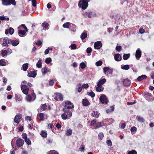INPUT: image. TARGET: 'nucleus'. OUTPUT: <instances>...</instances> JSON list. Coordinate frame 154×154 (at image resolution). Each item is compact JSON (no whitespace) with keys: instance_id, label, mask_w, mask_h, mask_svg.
Here are the masks:
<instances>
[{"instance_id":"f257e3e1","label":"nucleus","mask_w":154,"mask_h":154,"mask_svg":"<svg viewBox=\"0 0 154 154\" xmlns=\"http://www.w3.org/2000/svg\"><path fill=\"white\" fill-rule=\"evenodd\" d=\"M89 2V0H80L78 4L79 7L83 10H85L88 6Z\"/></svg>"},{"instance_id":"f03ea898","label":"nucleus","mask_w":154,"mask_h":154,"mask_svg":"<svg viewBox=\"0 0 154 154\" xmlns=\"http://www.w3.org/2000/svg\"><path fill=\"white\" fill-rule=\"evenodd\" d=\"M32 92L31 93L32 97L30 95H27L26 96V100L28 102L33 101L36 98V96L35 93L33 92L34 90L32 88H30V91Z\"/></svg>"},{"instance_id":"7ed1b4c3","label":"nucleus","mask_w":154,"mask_h":154,"mask_svg":"<svg viewBox=\"0 0 154 154\" xmlns=\"http://www.w3.org/2000/svg\"><path fill=\"white\" fill-rule=\"evenodd\" d=\"M10 39L8 37H5L4 38H1L0 39V41L2 42H2L1 43V44L2 47H8V44H10Z\"/></svg>"},{"instance_id":"20e7f679","label":"nucleus","mask_w":154,"mask_h":154,"mask_svg":"<svg viewBox=\"0 0 154 154\" xmlns=\"http://www.w3.org/2000/svg\"><path fill=\"white\" fill-rule=\"evenodd\" d=\"M100 100L102 103L106 104L108 101L107 98L104 94H102L100 97Z\"/></svg>"},{"instance_id":"39448f33","label":"nucleus","mask_w":154,"mask_h":154,"mask_svg":"<svg viewBox=\"0 0 154 154\" xmlns=\"http://www.w3.org/2000/svg\"><path fill=\"white\" fill-rule=\"evenodd\" d=\"M21 88L23 94L26 95L28 94L29 89L27 85L21 84Z\"/></svg>"},{"instance_id":"423d86ee","label":"nucleus","mask_w":154,"mask_h":154,"mask_svg":"<svg viewBox=\"0 0 154 154\" xmlns=\"http://www.w3.org/2000/svg\"><path fill=\"white\" fill-rule=\"evenodd\" d=\"M65 103V105L63 108H66V109H71L74 107V105L70 101H66Z\"/></svg>"},{"instance_id":"0eeeda50","label":"nucleus","mask_w":154,"mask_h":154,"mask_svg":"<svg viewBox=\"0 0 154 154\" xmlns=\"http://www.w3.org/2000/svg\"><path fill=\"white\" fill-rule=\"evenodd\" d=\"M144 97L149 101L153 98L152 94L147 92L144 93Z\"/></svg>"},{"instance_id":"6e6552de","label":"nucleus","mask_w":154,"mask_h":154,"mask_svg":"<svg viewBox=\"0 0 154 154\" xmlns=\"http://www.w3.org/2000/svg\"><path fill=\"white\" fill-rule=\"evenodd\" d=\"M103 44L100 41H98L95 42L94 45V48L96 49L99 50L102 46Z\"/></svg>"},{"instance_id":"1a4fd4ad","label":"nucleus","mask_w":154,"mask_h":154,"mask_svg":"<svg viewBox=\"0 0 154 154\" xmlns=\"http://www.w3.org/2000/svg\"><path fill=\"white\" fill-rule=\"evenodd\" d=\"M16 143L17 146L20 147L23 145L24 141L21 138H19L16 140Z\"/></svg>"},{"instance_id":"9d476101","label":"nucleus","mask_w":154,"mask_h":154,"mask_svg":"<svg viewBox=\"0 0 154 154\" xmlns=\"http://www.w3.org/2000/svg\"><path fill=\"white\" fill-rule=\"evenodd\" d=\"M21 115L20 114H18L16 115L14 118V122L18 124L21 121Z\"/></svg>"},{"instance_id":"9b49d317","label":"nucleus","mask_w":154,"mask_h":154,"mask_svg":"<svg viewBox=\"0 0 154 154\" xmlns=\"http://www.w3.org/2000/svg\"><path fill=\"white\" fill-rule=\"evenodd\" d=\"M142 55V52L140 48H138L136 51L135 57L137 59L139 60L141 57Z\"/></svg>"},{"instance_id":"f8f14e48","label":"nucleus","mask_w":154,"mask_h":154,"mask_svg":"<svg viewBox=\"0 0 154 154\" xmlns=\"http://www.w3.org/2000/svg\"><path fill=\"white\" fill-rule=\"evenodd\" d=\"M85 14L89 18H91L95 17L96 15L95 13L94 12L90 11L86 12Z\"/></svg>"},{"instance_id":"ddd939ff","label":"nucleus","mask_w":154,"mask_h":154,"mask_svg":"<svg viewBox=\"0 0 154 154\" xmlns=\"http://www.w3.org/2000/svg\"><path fill=\"white\" fill-rule=\"evenodd\" d=\"M20 42L19 40H14L10 39V44H11L12 46H16Z\"/></svg>"},{"instance_id":"4468645a","label":"nucleus","mask_w":154,"mask_h":154,"mask_svg":"<svg viewBox=\"0 0 154 154\" xmlns=\"http://www.w3.org/2000/svg\"><path fill=\"white\" fill-rule=\"evenodd\" d=\"M115 60L116 61H119L122 59L121 55L119 54H116L114 55Z\"/></svg>"},{"instance_id":"2eb2a0df","label":"nucleus","mask_w":154,"mask_h":154,"mask_svg":"<svg viewBox=\"0 0 154 154\" xmlns=\"http://www.w3.org/2000/svg\"><path fill=\"white\" fill-rule=\"evenodd\" d=\"M82 104L83 106H87L90 104V103L87 99H84L82 100Z\"/></svg>"},{"instance_id":"dca6fc26","label":"nucleus","mask_w":154,"mask_h":154,"mask_svg":"<svg viewBox=\"0 0 154 154\" xmlns=\"http://www.w3.org/2000/svg\"><path fill=\"white\" fill-rule=\"evenodd\" d=\"M69 30L73 32H75L76 30V26L74 24L71 23V25H70Z\"/></svg>"},{"instance_id":"f3484780","label":"nucleus","mask_w":154,"mask_h":154,"mask_svg":"<svg viewBox=\"0 0 154 154\" xmlns=\"http://www.w3.org/2000/svg\"><path fill=\"white\" fill-rule=\"evenodd\" d=\"M124 85L125 86H128L130 85L131 84V82L128 79H124L123 81H122Z\"/></svg>"},{"instance_id":"a211bd4d","label":"nucleus","mask_w":154,"mask_h":154,"mask_svg":"<svg viewBox=\"0 0 154 154\" xmlns=\"http://www.w3.org/2000/svg\"><path fill=\"white\" fill-rule=\"evenodd\" d=\"M106 81V80L105 78L103 79H100L98 81L97 85L100 86H102L105 83Z\"/></svg>"},{"instance_id":"6ab92c4d","label":"nucleus","mask_w":154,"mask_h":154,"mask_svg":"<svg viewBox=\"0 0 154 154\" xmlns=\"http://www.w3.org/2000/svg\"><path fill=\"white\" fill-rule=\"evenodd\" d=\"M147 78V76L145 75H142L139 76L137 78V79L138 81H140L144 79H145Z\"/></svg>"},{"instance_id":"aec40b11","label":"nucleus","mask_w":154,"mask_h":154,"mask_svg":"<svg viewBox=\"0 0 154 154\" xmlns=\"http://www.w3.org/2000/svg\"><path fill=\"white\" fill-rule=\"evenodd\" d=\"M69 109H66V108H63V110L66 113H67V115L69 116L70 117L72 116V113L71 111L69 110Z\"/></svg>"},{"instance_id":"412c9836","label":"nucleus","mask_w":154,"mask_h":154,"mask_svg":"<svg viewBox=\"0 0 154 154\" xmlns=\"http://www.w3.org/2000/svg\"><path fill=\"white\" fill-rule=\"evenodd\" d=\"M26 31L20 30L18 31V35L20 36H24L26 35Z\"/></svg>"},{"instance_id":"4be33fe9","label":"nucleus","mask_w":154,"mask_h":154,"mask_svg":"<svg viewBox=\"0 0 154 154\" xmlns=\"http://www.w3.org/2000/svg\"><path fill=\"white\" fill-rule=\"evenodd\" d=\"M97 85V87L96 88V89L97 91L101 92L103 90L104 88L102 86H100L98 85Z\"/></svg>"},{"instance_id":"5701e85b","label":"nucleus","mask_w":154,"mask_h":154,"mask_svg":"<svg viewBox=\"0 0 154 154\" xmlns=\"http://www.w3.org/2000/svg\"><path fill=\"white\" fill-rule=\"evenodd\" d=\"M91 116L93 117L98 118L99 116V113L97 111H94L91 113Z\"/></svg>"},{"instance_id":"b1692460","label":"nucleus","mask_w":154,"mask_h":154,"mask_svg":"<svg viewBox=\"0 0 154 154\" xmlns=\"http://www.w3.org/2000/svg\"><path fill=\"white\" fill-rule=\"evenodd\" d=\"M36 74L35 72L33 71H31L28 73V75L30 77L34 78L36 76Z\"/></svg>"},{"instance_id":"393cba45","label":"nucleus","mask_w":154,"mask_h":154,"mask_svg":"<svg viewBox=\"0 0 154 154\" xmlns=\"http://www.w3.org/2000/svg\"><path fill=\"white\" fill-rule=\"evenodd\" d=\"M70 25H71V23L69 22H67L65 23L63 25V26L64 28H69L70 26Z\"/></svg>"},{"instance_id":"a878e982","label":"nucleus","mask_w":154,"mask_h":154,"mask_svg":"<svg viewBox=\"0 0 154 154\" xmlns=\"http://www.w3.org/2000/svg\"><path fill=\"white\" fill-rule=\"evenodd\" d=\"M43 113H40L37 115V117L38 119H39L41 121H43L44 119V116Z\"/></svg>"},{"instance_id":"bb28decb","label":"nucleus","mask_w":154,"mask_h":154,"mask_svg":"<svg viewBox=\"0 0 154 154\" xmlns=\"http://www.w3.org/2000/svg\"><path fill=\"white\" fill-rule=\"evenodd\" d=\"M87 34L86 32H84L81 35L80 37L81 39L83 40L85 39L87 37Z\"/></svg>"},{"instance_id":"cd10ccee","label":"nucleus","mask_w":154,"mask_h":154,"mask_svg":"<svg viewBox=\"0 0 154 154\" xmlns=\"http://www.w3.org/2000/svg\"><path fill=\"white\" fill-rule=\"evenodd\" d=\"M42 60L39 59L36 64V66L38 68H41L42 66Z\"/></svg>"},{"instance_id":"c85d7f7f","label":"nucleus","mask_w":154,"mask_h":154,"mask_svg":"<svg viewBox=\"0 0 154 154\" xmlns=\"http://www.w3.org/2000/svg\"><path fill=\"white\" fill-rule=\"evenodd\" d=\"M121 68L122 69L128 70L130 68V67L129 65L126 64L123 66L122 65Z\"/></svg>"},{"instance_id":"c756f323","label":"nucleus","mask_w":154,"mask_h":154,"mask_svg":"<svg viewBox=\"0 0 154 154\" xmlns=\"http://www.w3.org/2000/svg\"><path fill=\"white\" fill-rule=\"evenodd\" d=\"M130 54H124L123 56V58L124 60H128L130 57Z\"/></svg>"},{"instance_id":"7c9ffc66","label":"nucleus","mask_w":154,"mask_h":154,"mask_svg":"<svg viewBox=\"0 0 154 154\" xmlns=\"http://www.w3.org/2000/svg\"><path fill=\"white\" fill-rule=\"evenodd\" d=\"M136 119L137 120L140 122H145L144 119L143 117L140 116H137L136 117Z\"/></svg>"},{"instance_id":"2f4dec72","label":"nucleus","mask_w":154,"mask_h":154,"mask_svg":"<svg viewBox=\"0 0 154 154\" xmlns=\"http://www.w3.org/2000/svg\"><path fill=\"white\" fill-rule=\"evenodd\" d=\"M2 5H3L8 6L9 5L8 0H2Z\"/></svg>"},{"instance_id":"473e14b6","label":"nucleus","mask_w":154,"mask_h":154,"mask_svg":"<svg viewBox=\"0 0 154 154\" xmlns=\"http://www.w3.org/2000/svg\"><path fill=\"white\" fill-rule=\"evenodd\" d=\"M28 63H27L23 64L22 68L23 70L24 71H26L28 68Z\"/></svg>"},{"instance_id":"72a5a7b5","label":"nucleus","mask_w":154,"mask_h":154,"mask_svg":"<svg viewBox=\"0 0 154 154\" xmlns=\"http://www.w3.org/2000/svg\"><path fill=\"white\" fill-rule=\"evenodd\" d=\"M1 55L3 57L7 56L8 55L7 51L6 50H2L1 51Z\"/></svg>"},{"instance_id":"f704fd0d","label":"nucleus","mask_w":154,"mask_h":154,"mask_svg":"<svg viewBox=\"0 0 154 154\" xmlns=\"http://www.w3.org/2000/svg\"><path fill=\"white\" fill-rule=\"evenodd\" d=\"M42 26L43 28L46 29L49 26V24L48 23L44 22L42 23Z\"/></svg>"},{"instance_id":"c9c22d12","label":"nucleus","mask_w":154,"mask_h":154,"mask_svg":"<svg viewBox=\"0 0 154 154\" xmlns=\"http://www.w3.org/2000/svg\"><path fill=\"white\" fill-rule=\"evenodd\" d=\"M42 72V74L44 75H45L46 73L48 72L47 68L45 67L43 68H42L41 70Z\"/></svg>"},{"instance_id":"e433bc0d","label":"nucleus","mask_w":154,"mask_h":154,"mask_svg":"<svg viewBox=\"0 0 154 154\" xmlns=\"http://www.w3.org/2000/svg\"><path fill=\"white\" fill-rule=\"evenodd\" d=\"M6 65V62L4 59L0 60V66H4Z\"/></svg>"},{"instance_id":"4c0bfd02","label":"nucleus","mask_w":154,"mask_h":154,"mask_svg":"<svg viewBox=\"0 0 154 154\" xmlns=\"http://www.w3.org/2000/svg\"><path fill=\"white\" fill-rule=\"evenodd\" d=\"M91 91V92H88L87 94L88 95L90 96L91 97L93 98L95 97V94L92 91Z\"/></svg>"},{"instance_id":"58836bf2","label":"nucleus","mask_w":154,"mask_h":154,"mask_svg":"<svg viewBox=\"0 0 154 154\" xmlns=\"http://www.w3.org/2000/svg\"><path fill=\"white\" fill-rule=\"evenodd\" d=\"M55 94L58 96V97L60 100H63V96L62 94L59 93H56Z\"/></svg>"},{"instance_id":"ea45409f","label":"nucleus","mask_w":154,"mask_h":154,"mask_svg":"<svg viewBox=\"0 0 154 154\" xmlns=\"http://www.w3.org/2000/svg\"><path fill=\"white\" fill-rule=\"evenodd\" d=\"M40 134L43 137H46L47 136V133L46 132L42 131Z\"/></svg>"},{"instance_id":"a19ab883","label":"nucleus","mask_w":154,"mask_h":154,"mask_svg":"<svg viewBox=\"0 0 154 154\" xmlns=\"http://www.w3.org/2000/svg\"><path fill=\"white\" fill-rule=\"evenodd\" d=\"M8 2L9 5H13L15 6L16 5V3L15 0H8Z\"/></svg>"},{"instance_id":"79ce46f5","label":"nucleus","mask_w":154,"mask_h":154,"mask_svg":"<svg viewBox=\"0 0 154 154\" xmlns=\"http://www.w3.org/2000/svg\"><path fill=\"white\" fill-rule=\"evenodd\" d=\"M104 137L103 133L100 132L98 134V139L100 140H102Z\"/></svg>"},{"instance_id":"37998d69","label":"nucleus","mask_w":154,"mask_h":154,"mask_svg":"<svg viewBox=\"0 0 154 154\" xmlns=\"http://www.w3.org/2000/svg\"><path fill=\"white\" fill-rule=\"evenodd\" d=\"M80 67L82 69H84L86 67V64L84 62H82L80 63Z\"/></svg>"},{"instance_id":"c03bdc74","label":"nucleus","mask_w":154,"mask_h":154,"mask_svg":"<svg viewBox=\"0 0 154 154\" xmlns=\"http://www.w3.org/2000/svg\"><path fill=\"white\" fill-rule=\"evenodd\" d=\"M72 130L71 129H69L66 131V134L67 136H70L72 134Z\"/></svg>"},{"instance_id":"a18cd8bd","label":"nucleus","mask_w":154,"mask_h":154,"mask_svg":"<svg viewBox=\"0 0 154 154\" xmlns=\"http://www.w3.org/2000/svg\"><path fill=\"white\" fill-rule=\"evenodd\" d=\"M25 142H26V143L28 145H31V142L29 138H26L25 140H24Z\"/></svg>"},{"instance_id":"49530a36","label":"nucleus","mask_w":154,"mask_h":154,"mask_svg":"<svg viewBox=\"0 0 154 154\" xmlns=\"http://www.w3.org/2000/svg\"><path fill=\"white\" fill-rule=\"evenodd\" d=\"M72 50H75L77 46L75 44H72L69 46Z\"/></svg>"},{"instance_id":"de8ad7c7","label":"nucleus","mask_w":154,"mask_h":154,"mask_svg":"<svg viewBox=\"0 0 154 154\" xmlns=\"http://www.w3.org/2000/svg\"><path fill=\"white\" fill-rule=\"evenodd\" d=\"M52 61L50 57L47 58L45 60V62L47 64H49Z\"/></svg>"},{"instance_id":"09e8293b","label":"nucleus","mask_w":154,"mask_h":154,"mask_svg":"<svg viewBox=\"0 0 154 154\" xmlns=\"http://www.w3.org/2000/svg\"><path fill=\"white\" fill-rule=\"evenodd\" d=\"M127 154H137L136 151L135 150H132L129 151Z\"/></svg>"},{"instance_id":"8fccbe9b","label":"nucleus","mask_w":154,"mask_h":154,"mask_svg":"<svg viewBox=\"0 0 154 154\" xmlns=\"http://www.w3.org/2000/svg\"><path fill=\"white\" fill-rule=\"evenodd\" d=\"M48 154H59L58 152L54 150H51L49 151Z\"/></svg>"},{"instance_id":"3c124183","label":"nucleus","mask_w":154,"mask_h":154,"mask_svg":"<svg viewBox=\"0 0 154 154\" xmlns=\"http://www.w3.org/2000/svg\"><path fill=\"white\" fill-rule=\"evenodd\" d=\"M103 72L104 73L106 74V72L109 70V68L107 67H105L103 69Z\"/></svg>"},{"instance_id":"603ef678","label":"nucleus","mask_w":154,"mask_h":154,"mask_svg":"<svg viewBox=\"0 0 154 154\" xmlns=\"http://www.w3.org/2000/svg\"><path fill=\"white\" fill-rule=\"evenodd\" d=\"M61 117L63 120H66L67 118V115L65 113L62 114L61 115Z\"/></svg>"},{"instance_id":"864d4df0","label":"nucleus","mask_w":154,"mask_h":154,"mask_svg":"<svg viewBox=\"0 0 154 154\" xmlns=\"http://www.w3.org/2000/svg\"><path fill=\"white\" fill-rule=\"evenodd\" d=\"M9 32L10 35L13 34L14 32V29L11 27H10L9 29Z\"/></svg>"},{"instance_id":"5fc2aeb1","label":"nucleus","mask_w":154,"mask_h":154,"mask_svg":"<svg viewBox=\"0 0 154 154\" xmlns=\"http://www.w3.org/2000/svg\"><path fill=\"white\" fill-rule=\"evenodd\" d=\"M122 48L121 46H117L116 48V49L117 51L119 52L122 50Z\"/></svg>"},{"instance_id":"6e6d98bb","label":"nucleus","mask_w":154,"mask_h":154,"mask_svg":"<svg viewBox=\"0 0 154 154\" xmlns=\"http://www.w3.org/2000/svg\"><path fill=\"white\" fill-rule=\"evenodd\" d=\"M102 64V62L100 60H99L96 63V65L97 66H101Z\"/></svg>"},{"instance_id":"4d7b16f0","label":"nucleus","mask_w":154,"mask_h":154,"mask_svg":"<svg viewBox=\"0 0 154 154\" xmlns=\"http://www.w3.org/2000/svg\"><path fill=\"white\" fill-rule=\"evenodd\" d=\"M47 107V106L46 104H43L42 105L41 109L43 111H44L45 110Z\"/></svg>"},{"instance_id":"13d9d810","label":"nucleus","mask_w":154,"mask_h":154,"mask_svg":"<svg viewBox=\"0 0 154 154\" xmlns=\"http://www.w3.org/2000/svg\"><path fill=\"white\" fill-rule=\"evenodd\" d=\"M82 86L81 87H76L75 89V90H78V92L80 93L81 92L82 89Z\"/></svg>"},{"instance_id":"bf43d9fd","label":"nucleus","mask_w":154,"mask_h":154,"mask_svg":"<svg viewBox=\"0 0 154 154\" xmlns=\"http://www.w3.org/2000/svg\"><path fill=\"white\" fill-rule=\"evenodd\" d=\"M32 5L33 7H35L36 6V1L35 0H32Z\"/></svg>"},{"instance_id":"052dcab7","label":"nucleus","mask_w":154,"mask_h":154,"mask_svg":"<svg viewBox=\"0 0 154 154\" xmlns=\"http://www.w3.org/2000/svg\"><path fill=\"white\" fill-rule=\"evenodd\" d=\"M92 51V49L91 47H88L86 50V52L88 54L90 53Z\"/></svg>"},{"instance_id":"680f3d73","label":"nucleus","mask_w":154,"mask_h":154,"mask_svg":"<svg viewBox=\"0 0 154 154\" xmlns=\"http://www.w3.org/2000/svg\"><path fill=\"white\" fill-rule=\"evenodd\" d=\"M137 128L135 126L132 127H131V128L130 129L131 131V132L136 131H137Z\"/></svg>"},{"instance_id":"e2e57ef3","label":"nucleus","mask_w":154,"mask_h":154,"mask_svg":"<svg viewBox=\"0 0 154 154\" xmlns=\"http://www.w3.org/2000/svg\"><path fill=\"white\" fill-rule=\"evenodd\" d=\"M106 143L108 146H111L112 145V143L110 140H107L106 141Z\"/></svg>"},{"instance_id":"0e129e2a","label":"nucleus","mask_w":154,"mask_h":154,"mask_svg":"<svg viewBox=\"0 0 154 154\" xmlns=\"http://www.w3.org/2000/svg\"><path fill=\"white\" fill-rule=\"evenodd\" d=\"M20 26H21V27L23 28L24 29H25V30L26 32H28V29L27 28V27L24 24H23L21 25Z\"/></svg>"},{"instance_id":"69168bd1","label":"nucleus","mask_w":154,"mask_h":154,"mask_svg":"<svg viewBox=\"0 0 154 154\" xmlns=\"http://www.w3.org/2000/svg\"><path fill=\"white\" fill-rule=\"evenodd\" d=\"M27 135L25 133H23L22 134V138L25 140L27 138Z\"/></svg>"},{"instance_id":"338daca9","label":"nucleus","mask_w":154,"mask_h":154,"mask_svg":"<svg viewBox=\"0 0 154 154\" xmlns=\"http://www.w3.org/2000/svg\"><path fill=\"white\" fill-rule=\"evenodd\" d=\"M82 87L84 88H87L89 87V85L88 84H84L82 85Z\"/></svg>"},{"instance_id":"774afa93","label":"nucleus","mask_w":154,"mask_h":154,"mask_svg":"<svg viewBox=\"0 0 154 154\" xmlns=\"http://www.w3.org/2000/svg\"><path fill=\"white\" fill-rule=\"evenodd\" d=\"M48 127L49 128L51 129L54 127V126L52 124L50 123L48 124Z\"/></svg>"}]
</instances>
